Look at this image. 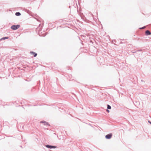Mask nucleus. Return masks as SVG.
<instances>
[{"label": "nucleus", "instance_id": "nucleus-1", "mask_svg": "<svg viewBox=\"0 0 151 151\" xmlns=\"http://www.w3.org/2000/svg\"><path fill=\"white\" fill-rule=\"evenodd\" d=\"M20 25H13L11 27V28L13 30H15L18 29Z\"/></svg>", "mask_w": 151, "mask_h": 151}, {"label": "nucleus", "instance_id": "nucleus-2", "mask_svg": "<svg viewBox=\"0 0 151 151\" xmlns=\"http://www.w3.org/2000/svg\"><path fill=\"white\" fill-rule=\"evenodd\" d=\"M112 135V134L111 133H110L106 135L105 136V137L106 139H110Z\"/></svg>", "mask_w": 151, "mask_h": 151}, {"label": "nucleus", "instance_id": "nucleus-3", "mask_svg": "<svg viewBox=\"0 0 151 151\" xmlns=\"http://www.w3.org/2000/svg\"><path fill=\"white\" fill-rule=\"evenodd\" d=\"M46 147L48 148H56V146H51V145H46Z\"/></svg>", "mask_w": 151, "mask_h": 151}, {"label": "nucleus", "instance_id": "nucleus-4", "mask_svg": "<svg viewBox=\"0 0 151 151\" xmlns=\"http://www.w3.org/2000/svg\"><path fill=\"white\" fill-rule=\"evenodd\" d=\"M30 53L34 55V56L35 57H36L37 55V53H36L35 52H30Z\"/></svg>", "mask_w": 151, "mask_h": 151}, {"label": "nucleus", "instance_id": "nucleus-5", "mask_svg": "<svg viewBox=\"0 0 151 151\" xmlns=\"http://www.w3.org/2000/svg\"><path fill=\"white\" fill-rule=\"evenodd\" d=\"M145 34L147 35H148L151 34L150 32L148 30H147L145 32Z\"/></svg>", "mask_w": 151, "mask_h": 151}, {"label": "nucleus", "instance_id": "nucleus-6", "mask_svg": "<svg viewBox=\"0 0 151 151\" xmlns=\"http://www.w3.org/2000/svg\"><path fill=\"white\" fill-rule=\"evenodd\" d=\"M40 123H44L45 125H47L48 123L45 122L41 121L40 122Z\"/></svg>", "mask_w": 151, "mask_h": 151}, {"label": "nucleus", "instance_id": "nucleus-7", "mask_svg": "<svg viewBox=\"0 0 151 151\" xmlns=\"http://www.w3.org/2000/svg\"><path fill=\"white\" fill-rule=\"evenodd\" d=\"M15 15L16 16H19L20 15H21V14H20L19 12H16V13Z\"/></svg>", "mask_w": 151, "mask_h": 151}, {"label": "nucleus", "instance_id": "nucleus-8", "mask_svg": "<svg viewBox=\"0 0 151 151\" xmlns=\"http://www.w3.org/2000/svg\"><path fill=\"white\" fill-rule=\"evenodd\" d=\"M107 108L108 109H111V106L109 105H107Z\"/></svg>", "mask_w": 151, "mask_h": 151}, {"label": "nucleus", "instance_id": "nucleus-9", "mask_svg": "<svg viewBox=\"0 0 151 151\" xmlns=\"http://www.w3.org/2000/svg\"><path fill=\"white\" fill-rule=\"evenodd\" d=\"M8 38V37H3L2 38V39H7Z\"/></svg>", "mask_w": 151, "mask_h": 151}, {"label": "nucleus", "instance_id": "nucleus-10", "mask_svg": "<svg viewBox=\"0 0 151 151\" xmlns=\"http://www.w3.org/2000/svg\"><path fill=\"white\" fill-rule=\"evenodd\" d=\"M107 111L108 113H109V111L108 109L107 110Z\"/></svg>", "mask_w": 151, "mask_h": 151}, {"label": "nucleus", "instance_id": "nucleus-11", "mask_svg": "<svg viewBox=\"0 0 151 151\" xmlns=\"http://www.w3.org/2000/svg\"><path fill=\"white\" fill-rule=\"evenodd\" d=\"M148 122L150 123V124H151V122H150V121H148Z\"/></svg>", "mask_w": 151, "mask_h": 151}]
</instances>
